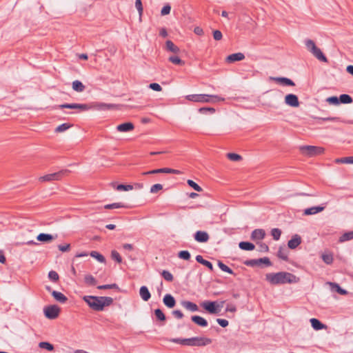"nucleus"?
Returning <instances> with one entry per match:
<instances>
[{"mask_svg": "<svg viewBox=\"0 0 353 353\" xmlns=\"http://www.w3.org/2000/svg\"><path fill=\"white\" fill-rule=\"evenodd\" d=\"M265 280L271 285H283L285 283H296L299 279L294 274L288 272H279L277 273H268L265 274Z\"/></svg>", "mask_w": 353, "mask_h": 353, "instance_id": "obj_1", "label": "nucleus"}, {"mask_svg": "<svg viewBox=\"0 0 353 353\" xmlns=\"http://www.w3.org/2000/svg\"><path fill=\"white\" fill-rule=\"evenodd\" d=\"M115 106L114 104L105 103L102 102H94L90 104H80V103H63L57 105L59 109H79L81 111H85L90 109H95L97 110H106L113 108Z\"/></svg>", "mask_w": 353, "mask_h": 353, "instance_id": "obj_2", "label": "nucleus"}, {"mask_svg": "<svg viewBox=\"0 0 353 353\" xmlns=\"http://www.w3.org/2000/svg\"><path fill=\"white\" fill-rule=\"evenodd\" d=\"M172 342L187 346H205L212 343V339L207 337H192L189 339H172Z\"/></svg>", "mask_w": 353, "mask_h": 353, "instance_id": "obj_3", "label": "nucleus"}, {"mask_svg": "<svg viewBox=\"0 0 353 353\" xmlns=\"http://www.w3.org/2000/svg\"><path fill=\"white\" fill-rule=\"evenodd\" d=\"M186 99L194 102H217L223 101L225 99L217 95L205 94H194L186 96Z\"/></svg>", "mask_w": 353, "mask_h": 353, "instance_id": "obj_4", "label": "nucleus"}, {"mask_svg": "<svg viewBox=\"0 0 353 353\" xmlns=\"http://www.w3.org/2000/svg\"><path fill=\"white\" fill-rule=\"evenodd\" d=\"M101 296H84L83 300L89 305L90 308L95 311H103V304Z\"/></svg>", "mask_w": 353, "mask_h": 353, "instance_id": "obj_5", "label": "nucleus"}, {"mask_svg": "<svg viewBox=\"0 0 353 353\" xmlns=\"http://www.w3.org/2000/svg\"><path fill=\"white\" fill-rule=\"evenodd\" d=\"M300 150L303 154L307 157H314L321 154L325 151L323 148L313 145H304L301 147Z\"/></svg>", "mask_w": 353, "mask_h": 353, "instance_id": "obj_6", "label": "nucleus"}, {"mask_svg": "<svg viewBox=\"0 0 353 353\" xmlns=\"http://www.w3.org/2000/svg\"><path fill=\"white\" fill-rule=\"evenodd\" d=\"M201 306L211 314H217L221 312V306L216 301H205L201 303Z\"/></svg>", "mask_w": 353, "mask_h": 353, "instance_id": "obj_7", "label": "nucleus"}, {"mask_svg": "<svg viewBox=\"0 0 353 353\" xmlns=\"http://www.w3.org/2000/svg\"><path fill=\"white\" fill-rule=\"evenodd\" d=\"M68 170H60L57 172L48 174L39 177V181L41 182L59 181L64 176L65 174L69 172Z\"/></svg>", "mask_w": 353, "mask_h": 353, "instance_id": "obj_8", "label": "nucleus"}, {"mask_svg": "<svg viewBox=\"0 0 353 353\" xmlns=\"http://www.w3.org/2000/svg\"><path fill=\"white\" fill-rule=\"evenodd\" d=\"M43 312L47 319H55L59 314L60 308L56 305H48L44 307Z\"/></svg>", "mask_w": 353, "mask_h": 353, "instance_id": "obj_9", "label": "nucleus"}, {"mask_svg": "<svg viewBox=\"0 0 353 353\" xmlns=\"http://www.w3.org/2000/svg\"><path fill=\"white\" fill-rule=\"evenodd\" d=\"M244 265L250 267L259 266L261 264L265 265V266H271L272 262L268 257H263L257 259H250L244 261Z\"/></svg>", "mask_w": 353, "mask_h": 353, "instance_id": "obj_10", "label": "nucleus"}, {"mask_svg": "<svg viewBox=\"0 0 353 353\" xmlns=\"http://www.w3.org/2000/svg\"><path fill=\"white\" fill-rule=\"evenodd\" d=\"M160 173H167V174H181V172L179 170L168 168H159L156 170H152L148 172H143L142 174L147 175V174H160Z\"/></svg>", "mask_w": 353, "mask_h": 353, "instance_id": "obj_11", "label": "nucleus"}, {"mask_svg": "<svg viewBox=\"0 0 353 353\" xmlns=\"http://www.w3.org/2000/svg\"><path fill=\"white\" fill-rule=\"evenodd\" d=\"M285 103L293 108H297L299 106V101L298 97L294 94H288L285 97Z\"/></svg>", "mask_w": 353, "mask_h": 353, "instance_id": "obj_12", "label": "nucleus"}, {"mask_svg": "<svg viewBox=\"0 0 353 353\" xmlns=\"http://www.w3.org/2000/svg\"><path fill=\"white\" fill-rule=\"evenodd\" d=\"M194 240L199 243H206L209 239V234L207 232L198 230L194 234Z\"/></svg>", "mask_w": 353, "mask_h": 353, "instance_id": "obj_13", "label": "nucleus"}, {"mask_svg": "<svg viewBox=\"0 0 353 353\" xmlns=\"http://www.w3.org/2000/svg\"><path fill=\"white\" fill-rule=\"evenodd\" d=\"M265 236V232L263 229H255L251 234V239L255 241L262 240Z\"/></svg>", "mask_w": 353, "mask_h": 353, "instance_id": "obj_14", "label": "nucleus"}, {"mask_svg": "<svg viewBox=\"0 0 353 353\" xmlns=\"http://www.w3.org/2000/svg\"><path fill=\"white\" fill-rule=\"evenodd\" d=\"M301 243V237L299 234H294L288 241V246L289 248L294 250Z\"/></svg>", "mask_w": 353, "mask_h": 353, "instance_id": "obj_15", "label": "nucleus"}, {"mask_svg": "<svg viewBox=\"0 0 353 353\" xmlns=\"http://www.w3.org/2000/svg\"><path fill=\"white\" fill-rule=\"evenodd\" d=\"M134 125L132 122H125L117 126V130L121 132H128L132 131Z\"/></svg>", "mask_w": 353, "mask_h": 353, "instance_id": "obj_16", "label": "nucleus"}, {"mask_svg": "<svg viewBox=\"0 0 353 353\" xmlns=\"http://www.w3.org/2000/svg\"><path fill=\"white\" fill-rule=\"evenodd\" d=\"M163 302L168 308H173L176 305V300L170 294H166L164 296Z\"/></svg>", "mask_w": 353, "mask_h": 353, "instance_id": "obj_17", "label": "nucleus"}, {"mask_svg": "<svg viewBox=\"0 0 353 353\" xmlns=\"http://www.w3.org/2000/svg\"><path fill=\"white\" fill-rule=\"evenodd\" d=\"M245 59L244 54L241 52H237L231 54L226 57V61L228 63H233L235 61H242Z\"/></svg>", "mask_w": 353, "mask_h": 353, "instance_id": "obj_18", "label": "nucleus"}, {"mask_svg": "<svg viewBox=\"0 0 353 353\" xmlns=\"http://www.w3.org/2000/svg\"><path fill=\"white\" fill-rule=\"evenodd\" d=\"M272 79L279 83L283 85H288V86H294L295 85L294 82L292 80H291L290 79H288L287 77H272Z\"/></svg>", "mask_w": 353, "mask_h": 353, "instance_id": "obj_19", "label": "nucleus"}, {"mask_svg": "<svg viewBox=\"0 0 353 353\" xmlns=\"http://www.w3.org/2000/svg\"><path fill=\"white\" fill-rule=\"evenodd\" d=\"M191 320L192 322H194L195 324L201 326V327H207L208 323L206 319H205L203 317L194 315L191 316Z\"/></svg>", "mask_w": 353, "mask_h": 353, "instance_id": "obj_20", "label": "nucleus"}, {"mask_svg": "<svg viewBox=\"0 0 353 353\" xmlns=\"http://www.w3.org/2000/svg\"><path fill=\"white\" fill-rule=\"evenodd\" d=\"M56 236H54L52 234H46V233H40L37 236V239L39 241L43 242V243H49L53 241Z\"/></svg>", "mask_w": 353, "mask_h": 353, "instance_id": "obj_21", "label": "nucleus"}, {"mask_svg": "<svg viewBox=\"0 0 353 353\" xmlns=\"http://www.w3.org/2000/svg\"><path fill=\"white\" fill-rule=\"evenodd\" d=\"M325 206H313L304 210L305 215H312L322 212L325 209Z\"/></svg>", "mask_w": 353, "mask_h": 353, "instance_id": "obj_22", "label": "nucleus"}, {"mask_svg": "<svg viewBox=\"0 0 353 353\" xmlns=\"http://www.w3.org/2000/svg\"><path fill=\"white\" fill-rule=\"evenodd\" d=\"M311 53L319 61L327 63L328 61L327 57L324 55L320 48H316Z\"/></svg>", "mask_w": 353, "mask_h": 353, "instance_id": "obj_23", "label": "nucleus"}, {"mask_svg": "<svg viewBox=\"0 0 353 353\" xmlns=\"http://www.w3.org/2000/svg\"><path fill=\"white\" fill-rule=\"evenodd\" d=\"M139 294L144 301H148L151 297V294L148 288L145 285H143L140 288Z\"/></svg>", "mask_w": 353, "mask_h": 353, "instance_id": "obj_24", "label": "nucleus"}, {"mask_svg": "<svg viewBox=\"0 0 353 353\" xmlns=\"http://www.w3.org/2000/svg\"><path fill=\"white\" fill-rule=\"evenodd\" d=\"M196 261L198 263L207 267L210 270V272L214 271V267H213L212 263L210 261L204 259L201 255H197L196 256Z\"/></svg>", "mask_w": 353, "mask_h": 353, "instance_id": "obj_25", "label": "nucleus"}, {"mask_svg": "<svg viewBox=\"0 0 353 353\" xmlns=\"http://www.w3.org/2000/svg\"><path fill=\"white\" fill-rule=\"evenodd\" d=\"M52 296L57 301L61 303H64L68 301V298L60 292L53 290L52 291Z\"/></svg>", "mask_w": 353, "mask_h": 353, "instance_id": "obj_26", "label": "nucleus"}, {"mask_svg": "<svg viewBox=\"0 0 353 353\" xmlns=\"http://www.w3.org/2000/svg\"><path fill=\"white\" fill-rule=\"evenodd\" d=\"M327 283L331 287L332 290L336 291L339 294L346 295L348 294V292L347 290L341 288V286L338 283H332V282H328Z\"/></svg>", "mask_w": 353, "mask_h": 353, "instance_id": "obj_27", "label": "nucleus"}, {"mask_svg": "<svg viewBox=\"0 0 353 353\" xmlns=\"http://www.w3.org/2000/svg\"><path fill=\"white\" fill-rule=\"evenodd\" d=\"M165 49L168 51L178 54L180 52V49L176 46L172 41L168 40L165 42Z\"/></svg>", "mask_w": 353, "mask_h": 353, "instance_id": "obj_28", "label": "nucleus"}, {"mask_svg": "<svg viewBox=\"0 0 353 353\" xmlns=\"http://www.w3.org/2000/svg\"><path fill=\"white\" fill-rule=\"evenodd\" d=\"M181 305L187 310L191 312H196L199 310L197 305L189 301H183L181 302Z\"/></svg>", "mask_w": 353, "mask_h": 353, "instance_id": "obj_29", "label": "nucleus"}, {"mask_svg": "<svg viewBox=\"0 0 353 353\" xmlns=\"http://www.w3.org/2000/svg\"><path fill=\"white\" fill-rule=\"evenodd\" d=\"M239 247L240 249L246 251H252L255 248V245L252 243L248 241L240 242L239 244Z\"/></svg>", "mask_w": 353, "mask_h": 353, "instance_id": "obj_30", "label": "nucleus"}, {"mask_svg": "<svg viewBox=\"0 0 353 353\" xmlns=\"http://www.w3.org/2000/svg\"><path fill=\"white\" fill-rule=\"evenodd\" d=\"M311 325L315 330H320L324 328L325 326L319 319L312 318L310 319Z\"/></svg>", "mask_w": 353, "mask_h": 353, "instance_id": "obj_31", "label": "nucleus"}, {"mask_svg": "<svg viewBox=\"0 0 353 353\" xmlns=\"http://www.w3.org/2000/svg\"><path fill=\"white\" fill-rule=\"evenodd\" d=\"M353 239V230L343 233L339 239V243H344Z\"/></svg>", "mask_w": 353, "mask_h": 353, "instance_id": "obj_32", "label": "nucleus"}, {"mask_svg": "<svg viewBox=\"0 0 353 353\" xmlns=\"http://www.w3.org/2000/svg\"><path fill=\"white\" fill-rule=\"evenodd\" d=\"M85 87L81 81L75 80L72 82V89L78 92H81L85 90Z\"/></svg>", "mask_w": 353, "mask_h": 353, "instance_id": "obj_33", "label": "nucleus"}, {"mask_svg": "<svg viewBox=\"0 0 353 353\" xmlns=\"http://www.w3.org/2000/svg\"><path fill=\"white\" fill-rule=\"evenodd\" d=\"M84 282L89 286H94L97 283V279L91 274H87L85 276Z\"/></svg>", "mask_w": 353, "mask_h": 353, "instance_id": "obj_34", "label": "nucleus"}, {"mask_svg": "<svg viewBox=\"0 0 353 353\" xmlns=\"http://www.w3.org/2000/svg\"><path fill=\"white\" fill-rule=\"evenodd\" d=\"M277 256L279 259H283V261H288V250L285 248L280 247L278 250V252H277Z\"/></svg>", "mask_w": 353, "mask_h": 353, "instance_id": "obj_35", "label": "nucleus"}, {"mask_svg": "<svg viewBox=\"0 0 353 353\" xmlns=\"http://www.w3.org/2000/svg\"><path fill=\"white\" fill-rule=\"evenodd\" d=\"M90 255L92 257L96 259L100 263H105L106 261L105 258L101 254H100L99 252H98L97 251H92L90 253Z\"/></svg>", "mask_w": 353, "mask_h": 353, "instance_id": "obj_36", "label": "nucleus"}, {"mask_svg": "<svg viewBox=\"0 0 353 353\" xmlns=\"http://www.w3.org/2000/svg\"><path fill=\"white\" fill-rule=\"evenodd\" d=\"M352 98L347 94H342L339 97V102L341 103L348 104L352 103Z\"/></svg>", "mask_w": 353, "mask_h": 353, "instance_id": "obj_37", "label": "nucleus"}, {"mask_svg": "<svg viewBox=\"0 0 353 353\" xmlns=\"http://www.w3.org/2000/svg\"><path fill=\"white\" fill-rule=\"evenodd\" d=\"M168 61L175 65H185V61H183L182 59H181L178 56H170L168 58Z\"/></svg>", "mask_w": 353, "mask_h": 353, "instance_id": "obj_38", "label": "nucleus"}, {"mask_svg": "<svg viewBox=\"0 0 353 353\" xmlns=\"http://www.w3.org/2000/svg\"><path fill=\"white\" fill-rule=\"evenodd\" d=\"M334 162L336 163H350V164H353V156L352 157H343V158L336 159L334 160Z\"/></svg>", "mask_w": 353, "mask_h": 353, "instance_id": "obj_39", "label": "nucleus"}, {"mask_svg": "<svg viewBox=\"0 0 353 353\" xmlns=\"http://www.w3.org/2000/svg\"><path fill=\"white\" fill-rule=\"evenodd\" d=\"M154 315L158 321H165L166 320L165 315L161 309L154 310Z\"/></svg>", "mask_w": 353, "mask_h": 353, "instance_id": "obj_40", "label": "nucleus"}, {"mask_svg": "<svg viewBox=\"0 0 353 353\" xmlns=\"http://www.w3.org/2000/svg\"><path fill=\"white\" fill-rule=\"evenodd\" d=\"M126 208V206L123 203H114L111 204H107L104 205V208L106 210H110V209H116V208Z\"/></svg>", "mask_w": 353, "mask_h": 353, "instance_id": "obj_41", "label": "nucleus"}, {"mask_svg": "<svg viewBox=\"0 0 353 353\" xmlns=\"http://www.w3.org/2000/svg\"><path fill=\"white\" fill-rule=\"evenodd\" d=\"M161 274L166 281L172 282L174 280L173 275L168 270H163Z\"/></svg>", "mask_w": 353, "mask_h": 353, "instance_id": "obj_42", "label": "nucleus"}, {"mask_svg": "<svg viewBox=\"0 0 353 353\" xmlns=\"http://www.w3.org/2000/svg\"><path fill=\"white\" fill-rule=\"evenodd\" d=\"M178 257L188 261L191 258L190 253L188 250H181L178 253Z\"/></svg>", "mask_w": 353, "mask_h": 353, "instance_id": "obj_43", "label": "nucleus"}, {"mask_svg": "<svg viewBox=\"0 0 353 353\" xmlns=\"http://www.w3.org/2000/svg\"><path fill=\"white\" fill-rule=\"evenodd\" d=\"M72 126V125L68 123H62L57 127V128L55 129V132H62L67 130Z\"/></svg>", "mask_w": 353, "mask_h": 353, "instance_id": "obj_44", "label": "nucleus"}, {"mask_svg": "<svg viewBox=\"0 0 353 353\" xmlns=\"http://www.w3.org/2000/svg\"><path fill=\"white\" fill-rule=\"evenodd\" d=\"M97 289L99 290H109V289H117L119 290V286L116 283L112 284H105V285H98Z\"/></svg>", "mask_w": 353, "mask_h": 353, "instance_id": "obj_45", "label": "nucleus"}, {"mask_svg": "<svg viewBox=\"0 0 353 353\" xmlns=\"http://www.w3.org/2000/svg\"><path fill=\"white\" fill-rule=\"evenodd\" d=\"M101 302L103 304V310L104 309L105 306H109L113 303V299L112 297L109 296H101Z\"/></svg>", "mask_w": 353, "mask_h": 353, "instance_id": "obj_46", "label": "nucleus"}, {"mask_svg": "<svg viewBox=\"0 0 353 353\" xmlns=\"http://www.w3.org/2000/svg\"><path fill=\"white\" fill-rule=\"evenodd\" d=\"M39 347L46 349L48 351L54 350V345L48 342H40L39 344Z\"/></svg>", "mask_w": 353, "mask_h": 353, "instance_id": "obj_47", "label": "nucleus"}, {"mask_svg": "<svg viewBox=\"0 0 353 353\" xmlns=\"http://www.w3.org/2000/svg\"><path fill=\"white\" fill-rule=\"evenodd\" d=\"M187 183L188 184V185H190L191 188H192L194 190L197 192H201L203 190L201 187H200L196 183H195L194 181L191 179H188Z\"/></svg>", "mask_w": 353, "mask_h": 353, "instance_id": "obj_48", "label": "nucleus"}, {"mask_svg": "<svg viewBox=\"0 0 353 353\" xmlns=\"http://www.w3.org/2000/svg\"><path fill=\"white\" fill-rule=\"evenodd\" d=\"M273 239L276 241L279 240L281 235V230L279 228H273L271 231Z\"/></svg>", "mask_w": 353, "mask_h": 353, "instance_id": "obj_49", "label": "nucleus"}, {"mask_svg": "<svg viewBox=\"0 0 353 353\" xmlns=\"http://www.w3.org/2000/svg\"><path fill=\"white\" fill-rule=\"evenodd\" d=\"M322 259L327 265L332 264L334 260L332 255L330 254H323Z\"/></svg>", "mask_w": 353, "mask_h": 353, "instance_id": "obj_50", "label": "nucleus"}, {"mask_svg": "<svg viewBox=\"0 0 353 353\" xmlns=\"http://www.w3.org/2000/svg\"><path fill=\"white\" fill-rule=\"evenodd\" d=\"M111 257L113 260L116 261L119 263L122 262V257L117 250L112 251Z\"/></svg>", "mask_w": 353, "mask_h": 353, "instance_id": "obj_51", "label": "nucleus"}, {"mask_svg": "<svg viewBox=\"0 0 353 353\" xmlns=\"http://www.w3.org/2000/svg\"><path fill=\"white\" fill-rule=\"evenodd\" d=\"M227 157L233 161H239L242 159V157L236 153H228Z\"/></svg>", "mask_w": 353, "mask_h": 353, "instance_id": "obj_52", "label": "nucleus"}, {"mask_svg": "<svg viewBox=\"0 0 353 353\" xmlns=\"http://www.w3.org/2000/svg\"><path fill=\"white\" fill-rule=\"evenodd\" d=\"M48 277L52 282H57L59 279L58 273L54 270L49 272Z\"/></svg>", "mask_w": 353, "mask_h": 353, "instance_id": "obj_53", "label": "nucleus"}, {"mask_svg": "<svg viewBox=\"0 0 353 353\" xmlns=\"http://www.w3.org/2000/svg\"><path fill=\"white\" fill-rule=\"evenodd\" d=\"M116 188L119 191H128L132 190L133 186L132 185L119 184Z\"/></svg>", "mask_w": 353, "mask_h": 353, "instance_id": "obj_54", "label": "nucleus"}, {"mask_svg": "<svg viewBox=\"0 0 353 353\" xmlns=\"http://www.w3.org/2000/svg\"><path fill=\"white\" fill-rule=\"evenodd\" d=\"M305 43L307 50L310 52H312V50L316 48L315 43L311 39H307Z\"/></svg>", "mask_w": 353, "mask_h": 353, "instance_id": "obj_55", "label": "nucleus"}, {"mask_svg": "<svg viewBox=\"0 0 353 353\" xmlns=\"http://www.w3.org/2000/svg\"><path fill=\"white\" fill-rule=\"evenodd\" d=\"M259 245V251L261 252H268L269 251L268 245L263 242L256 243Z\"/></svg>", "mask_w": 353, "mask_h": 353, "instance_id": "obj_56", "label": "nucleus"}, {"mask_svg": "<svg viewBox=\"0 0 353 353\" xmlns=\"http://www.w3.org/2000/svg\"><path fill=\"white\" fill-rule=\"evenodd\" d=\"M135 7L139 12V17H141L143 12L141 0H135Z\"/></svg>", "mask_w": 353, "mask_h": 353, "instance_id": "obj_57", "label": "nucleus"}, {"mask_svg": "<svg viewBox=\"0 0 353 353\" xmlns=\"http://www.w3.org/2000/svg\"><path fill=\"white\" fill-rule=\"evenodd\" d=\"M162 189L163 185L161 184L157 183L151 186L150 192L154 194L159 192V190H161Z\"/></svg>", "mask_w": 353, "mask_h": 353, "instance_id": "obj_58", "label": "nucleus"}, {"mask_svg": "<svg viewBox=\"0 0 353 353\" xmlns=\"http://www.w3.org/2000/svg\"><path fill=\"white\" fill-rule=\"evenodd\" d=\"M199 112L201 114L210 113L213 114L215 112V109L213 108H201L199 109Z\"/></svg>", "mask_w": 353, "mask_h": 353, "instance_id": "obj_59", "label": "nucleus"}, {"mask_svg": "<svg viewBox=\"0 0 353 353\" xmlns=\"http://www.w3.org/2000/svg\"><path fill=\"white\" fill-rule=\"evenodd\" d=\"M171 10V6L169 4L165 5L161 11V14L164 16L169 14Z\"/></svg>", "mask_w": 353, "mask_h": 353, "instance_id": "obj_60", "label": "nucleus"}, {"mask_svg": "<svg viewBox=\"0 0 353 353\" xmlns=\"http://www.w3.org/2000/svg\"><path fill=\"white\" fill-rule=\"evenodd\" d=\"M329 103L334 104V105H338L339 102V98H338L336 96L328 97L326 100Z\"/></svg>", "mask_w": 353, "mask_h": 353, "instance_id": "obj_61", "label": "nucleus"}, {"mask_svg": "<svg viewBox=\"0 0 353 353\" xmlns=\"http://www.w3.org/2000/svg\"><path fill=\"white\" fill-rule=\"evenodd\" d=\"M213 37L216 41L221 40L223 34L220 30H216L213 31Z\"/></svg>", "mask_w": 353, "mask_h": 353, "instance_id": "obj_62", "label": "nucleus"}, {"mask_svg": "<svg viewBox=\"0 0 353 353\" xmlns=\"http://www.w3.org/2000/svg\"><path fill=\"white\" fill-rule=\"evenodd\" d=\"M149 88L154 91L160 92L162 90L161 86L157 83H152L149 85Z\"/></svg>", "mask_w": 353, "mask_h": 353, "instance_id": "obj_63", "label": "nucleus"}, {"mask_svg": "<svg viewBox=\"0 0 353 353\" xmlns=\"http://www.w3.org/2000/svg\"><path fill=\"white\" fill-rule=\"evenodd\" d=\"M172 315L178 319H181L183 317V314L179 310H173L172 312Z\"/></svg>", "mask_w": 353, "mask_h": 353, "instance_id": "obj_64", "label": "nucleus"}]
</instances>
